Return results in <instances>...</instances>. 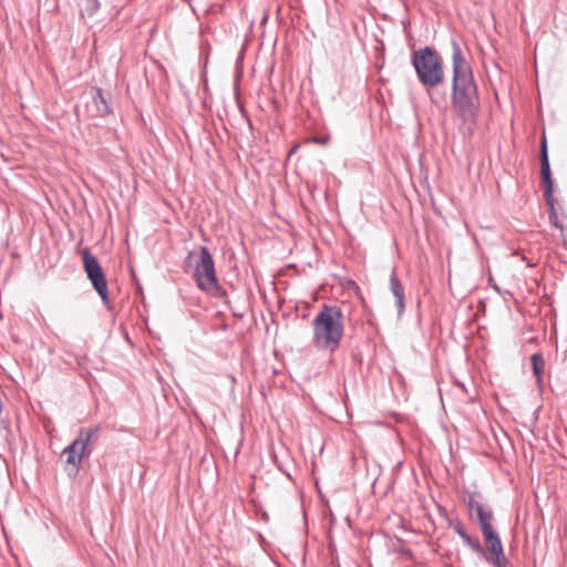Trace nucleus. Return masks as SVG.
Here are the masks:
<instances>
[{
  "instance_id": "17",
  "label": "nucleus",
  "mask_w": 567,
  "mask_h": 567,
  "mask_svg": "<svg viewBox=\"0 0 567 567\" xmlns=\"http://www.w3.org/2000/svg\"><path fill=\"white\" fill-rule=\"evenodd\" d=\"M299 148V145H295L290 148L289 153H288V157H290L292 154H295L297 152V150Z\"/></svg>"
},
{
  "instance_id": "15",
  "label": "nucleus",
  "mask_w": 567,
  "mask_h": 567,
  "mask_svg": "<svg viewBox=\"0 0 567 567\" xmlns=\"http://www.w3.org/2000/svg\"><path fill=\"white\" fill-rule=\"evenodd\" d=\"M549 221L555 228L563 230L556 209H549Z\"/></svg>"
},
{
  "instance_id": "3",
  "label": "nucleus",
  "mask_w": 567,
  "mask_h": 567,
  "mask_svg": "<svg viewBox=\"0 0 567 567\" xmlns=\"http://www.w3.org/2000/svg\"><path fill=\"white\" fill-rule=\"evenodd\" d=\"M471 515H476V520L488 548L489 556L486 561L493 567H508L509 560L504 555L502 540L493 527L494 513L491 506L482 503L480 492H467V498H463Z\"/></svg>"
},
{
  "instance_id": "7",
  "label": "nucleus",
  "mask_w": 567,
  "mask_h": 567,
  "mask_svg": "<svg viewBox=\"0 0 567 567\" xmlns=\"http://www.w3.org/2000/svg\"><path fill=\"white\" fill-rule=\"evenodd\" d=\"M539 161L542 184L544 188L546 204L549 206V209H555L554 181L550 171L548 145L545 134L540 138Z\"/></svg>"
},
{
  "instance_id": "18",
  "label": "nucleus",
  "mask_w": 567,
  "mask_h": 567,
  "mask_svg": "<svg viewBox=\"0 0 567 567\" xmlns=\"http://www.w3.org/2000/svg\"><path fill=\"white\" fill-rule=\"evenodd\" d=\"M192 257H193V252L190 251V252H188V255L185 259V265H188V266L190 265L189 261H190Z\"/></svg>"
},
{
  "instance_id": "14",
  "label": "nucleus",
  "mask_w": 567,
  "mask_h": 567,
  "mask_svg": "<svg viewBox=\"0 0 567 567\" xmlns=\"http://www.w3.org/2000/svg\"><path fill=\"white\" fill-rule=\"evenodd\" d=\"M81 14L92 17L100 9L99 0H80L79 2Z\"/></svg>"
},
{
  "instance_id": "8",
  "label": "nucleus",
  "mask_w": 567,
  "mask_h": 567,
  "mask_svg": "<svg viewBox=\"0 0 567 567\" xmlns=\"http://www.w3.org/2000/svg\"><path fill=\"white\" fill-rule=\"evenodd\" d=\"M85 112L87 117L97 118L112 114L113 110L110 105V93L100 87H92L85 95Z\"/></svg>"
},
{
  "instance_id": "1",
  "label": "nucleus",
  "mask_w": 567,
  "mask_h": 567,
  "mask_svg": "<svg viewBox=\"0 0 567 567\" xmlns=\"http://www.w3.org/2000/svg\"><path fill=\"white\" fill-rule=\"evenodd\" d=\"M451 109L461 124L473 132L481 111V99L473 70L456 40H452Z\"/></svg>"
},
{
  "instance_id": "4",
  "label": "nucleus",
  "mask_w": 567,
  "mask_h": 567,
  "mask_svg": "<svg viewBox=\"0 0 567 567\" xmlns=\"http://www.w3.org/2000/svg\"><path fill=\"white\" fill-rule=\"evenodd\" d=\"M312 343L319 350L334 352L344 333V315L336 305L323 303L312 320Z\"/></svg>"
},
{
  "instance_id": "11",
  "label": "nucleus",
  "mask_w": 567,
  "mask_h": 567,
  "mask_svg": "<svg viewBox=\"0 0 567 567\" xmlns=\"http://www.w3.org/2000/svg\"><path fill=\"white\" fill-rule=\"evenodd\" d=\"M390 291L395 298V307L398 309V315L402 316L405 310V290L396 275L395 269H393L390 275Z\"/></svg>"
},
{
  "instance_id": "16",
  "label": "nucleus",
  "mask_w": 567,
  "mask_h": 567,
  "mask_svg": "<svg viewBox=\"0 0 567 567\" xmlns=\"http://www.w3.org/2000/svg\"><path fill=\"white\" fill-rule=\"evenodd\" d=\"M329 136H324V137H313L312 138V142L313 143H317V144H320V145H327L329 143Z\"/></svg>"
},
{
  "instance_id": "6",
  "label": "nucleus",
  "mask_w": 567,
  "mask_h": 567,
  "mask_svg": "<svg viewBox=\"0 0 567 567\" xmlns=\"http://www.w3.org/2000/svg\"><path fill=\"white\" fill-rule=\"evenodd\" d=\"M81 256L87 279L91 281L96 293L101 297L103 303L109 305L107 282L102 266L97 258L91 252L90 248H83Z\"/></svg>"
},
{
  "instance_id": "12",
  "label": "nucleus",
  "mask_w": 567,
  "mask_h": 567,
  "mask_svg": "<svg viewBox=\"0 0 567 567\" xmlns=\"http://www.w3.org/2000/svg\"><path fill=\"white\" fill-rule=\"evenodd\" d=\"M99 432H100L99 426L81 429L79 432L76 440L82 441L81 446H83V449L86 450V452L89 454H91V452H92V449L90 447V445L95 443L99 439Z\"/></svg>"
},
{
  "instance_id": "9",
  "label": "nucleus",
  "mask_w": 567,
  "mask_h": 567,
  "mask_svg": "<svg viewBox=\"0 0 567 567\" xmlns=\"http://www.w3.org/2000/svg\"><path fill=\"white\" fill-rule=\"evenodd\" d=\"M81 440L75 439L62 453V455L66 457V465L71 466L74 473L79 472L82 460L90 455L86 450L81 446Z\"/></svg>"
},
{
  "instance_id": "13",
  "label": "nucleus",
  "mask_w": 567,
  "mask_h": 567,
  "mask_svg": "<svg viewBox=\"0 0 567 567\" xmlns=\"http://www.w3.org/2000/svg\"><path fill=\"white\" fill-rule=\"evenodd\" d=\"M533 364V373L536 377L537 383L542 386L543 373L545 370V360L542 353H534L530 358Z\"/></svg>"
},
{
  "instance_id": "5",
  "label": "nucleus",
  "mask_w": 567,
  "mask_h": 567,
  "mask_svg": "<svg viewBox=\"0 0 567 567\" xmlns=\"http://www.w3.org/2000/svg\"><path fill=\"white\" fill-rule=\"evenodd\" d=\"M199 260L196 262L193 270V279L199 290L212 295L215 298L226 297V290L220 286L213 255L208 247L200 246Z\"/></svg>"
},
{
  "instance_id": "2",
  "label": "nucleus",
  "mask_w": 567,
  "mask_h": 567,
  "mask_svg": "<svg viewBox=\"0 0 567 567\" xmlns=\"http://www.w3.org/2000/svg\"><path fill=\"white\" fill-rule=\"evenodd\" d=\"M411 63L419 82L426 89L431 103L439 110H447L446 92L436 90L444 81L443 62L436 50L424 47L413 51Z\"/></svg>"
},
{
  "instance_id": "10",
  "label": "nucleus",
  "mask_w": 567,
  "mask_h": 567,
  "mask_svg": "<svg viewBox=\"0 0 567 567\" xmlns=\"http://www.w3.org/2000/svg\"><path fill=\"white\" fill-rule=\"evenodd\" d=\"M450 525L453 527L455 533L464 540V543L476 554L483 556L486 559V556H489L486 549L482 546L478 538H473L468 535V533L465 529L464 524L456 519L455 523H450Z\"/></svg>"
}]
</instances>
